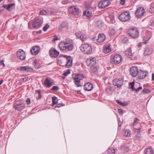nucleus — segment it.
Instances as JSON below:
<instances>
[{
	"label": "nucleus",
	"mask_w": 154,
	"mask_h": 154,
	"mask_svg": "<svg viewBox=\"0 0 154 154\" xmlns=\"http://www.w3.org/2000/svg\"><path fill=\"white\" fill-rule=\"evenodd\" d=\"M60 50L63 51L67 50L68 51H72L73 48V45L72 44L62 42H60L58 45Z\"/></svg>",
	"instance_id": "1"
},
{
	"label": "nucleus",
	"mask_w": 154,
	"mask_h": 154,
	"mask_svg": "<svg viewBox=\"0 0 154 154\" xmlns=\"http://www.w3.org/2000/svg\"><path fill=\"white\" fill-rule=\"evenodd\" d=\"M72 77L75 80L74 82L77 87H79L82 86V84L81 83V81L84 78V76L83 75L79 74L73 75Z\"/></svg>",
	"instance_id": "2"
},
{
	"label": "nucleus",
	"mask_w": 154,
	"mask_h": 154,
	"mask_svg": "<svg viewBox=\"0 0 154 154\" xmlns=\"http://www.w3.org/2000/svg\"><path fill=\"white\" fill-rule=\"evenodd\" d=\"M80 50L83 53L89 54L92 51L91 47L87 43L83 44L80 47Z\"/></svg>",
	"instance_id": "3"
},
{
	"label": "nucleus",
	"mask_w": 154,
	"mask_h": 154,
	"mask_svg": "<svg viewBox=\"0 0 154 154\" xmlns=\"http://www.w3.org/2000/svg\"><path fill=\"white\" fill-rule=\"evenodd\" d=\"M131 17L129 12L125 11L121 14L119 16V19L122 22L127 21L130 20Z\"/></svg>",
	"instance_id": "4"
},
{
	"label": "nucleus",
	"mask_w": 154,
	"mask_h": 154,
	"mask_svg": "<svg viewBox=\"0 0 154 154\" xmlns=\"http://www.w3.org/2000/svg\"><path fill=\"white\" fill-rule=\"evenodd\" d=\"M128 33L130 36L134 38H137L139 35L138 30L135 28L129 29Z\"/></svg>",
	"instance_id": "5"
},
{
	"label": "nucleus",
	"mask_w": 154,
	"mask_h": 154,
	"mask_svg": "<svg viewBox=\"0 0 154 154\" xmlns=\"http://www.w3.org/2000/svg\"><path fill=\"white\" fill-rule=\"evenodd\" d=\"M145 12V10L143 8L139 7L135 12L136 16L137 18L140 17L144 15Z\"/></svg>",
	"instance_id": "6"
},
{
	"label": "nucleus",
	"mask_w": 154,
	"mask_h": 154,
	"mask_svg": "<svg viewBox=\"0 0 154 154\" xmlns=\"http://www.w3.org/2000/svg\"><path fill=\"white\" fill-rule=\"evenodd\" d=\"M110 3V2L109 0L101 1L99 2L98 6L100 8H104L108 6Z\"/></svg>",
	"instance_id": "7"
},
{
	"label": "nucleus",
	"mask_w": 154,
	"mask_h": 154,
	"mask_svg": "<svg viewBox=\"0 0 154 154\" xmlns=\"http://www.w3.org/2000/svg\"><path fill=\"white\" fill-rule=\"evenodd\" d=\"M42 24V22L40 20L35 18L34 20L33 26L35 28H38L41 26Z\"/></svg>",
	"instance_id": "8"
},
{
	"label": "nucleus",
	"mask_w": 154,
	"mask_h": 154,
	"mask_svg": "<svg viewBox=\"0 0 154 154\" xmlns=\"http://www.w3.org/2000/svg\"><path fill=\"white\" fill-rule=\"evenodd\" d=\"M139 72L137 67L133 66L130 68V74L133 77H136L138 75Z\"/></svg>",
	"instance_id": "9"
},
{
	"label": "nucleus",
	"mask_w": 154,
	"mask_h": 154,
	"mask_svg": "<svg viewBox=\"0 0 154 154\" xmlns=\"http://www.w3.org/2000/svg\"><path fill=\"white\" fill-rule=\"evenodd\" d=\"M86 62L87 66L91 67L95 65L96 60L95 58H87Z\"/></svg>",
	"instance_id": "10"
},
{
	"label": "nucleus",
	"mask_w": 154,
	"mask_h": 154,
	"mask_svg": "<svg viewBox=\"0 0 154 154\" xmlns=\"http://www.w3.org/2000/svg\"><path fill=\"white\" fill-rule=\"evenodd\" d=\"M69 11L74 15H78L80 13L79 8H76L74 6L69 8Z\"/></svg>",
	"instance_id": "11"
},
{
	"label": "nucleus",
	"mask_w": 154,
	"mask_h": 154,
	"mask_svg": "<svg viewBox=\"0 0 154 154\" xmlns=\"http://www.w3.org/2000/svg\"><path fill=\"white\" fill-rule=\"evenodd\" d=\"M75 35L77 37L79 38L82 41H85L87 38L86 35L81 32H77L75 33Z\"/></svg>",
	"instance_id": "12"
},
{
	"label": "nucleus",
	"mask_w": 154,
	"mask_h": 154,
	"mask_svg": "<svg viewBox=\"0 0 154 154\" xmlns=\"http://www.w3.org/2000/svg\"><path fill=\"white\" fill-rule=\"evenodd\" d=\"M51 57H56L59 54V52L54 48L51 49L49 51Z\"/></svg>",
	"instance_id": "13"
},
{
	"label": "nucleus",
	"mask_w": 154,
	"mask_h": 154,
	"mask_svg": "<svg viewBox=\"0 0 154 154\" xmlns=\"http://www.w3.org/2000/svg\"><path fill=\"white\" fill-rule=\"evenodd\" d=\"M25 104L23 103L17 104H14L13 105V107L15 109L19 111H21L25 107Z\"/></svg>",
	"instance_id": "14"
},
{
	"label": "nucleus",
	"mask_w": 154,
	"mask_h": 154,
	"mask_svg": "<svg viewBox=\"0 0 154 154\" xmlns=\"http://www.w3.org/2000/svg\"><path fill=\"white\" fill-rule=\"evenodd\" d=\"M17 55L18 58H26L25 52L22 49H20L17 51Z\"/></svg>",
	"instance_id": "15"
},
{
	"label": "nucleus",
	"mask_w": 154,
	"mask_h": 154,
	"mask_svg": "<svg viewBox=\"0 0 154 154\" xmlns=\"http://www.w3.org/2000/svg\"><path fill=\"white\" fill-rule=\"evenodd\" d=\"M113 84L117 86V87H120L123 84V81L122 79H115L113 80Z\"/></svg>",
	"instance_id": "16"
},
{
	"label": "nucleus",
	"mask_w": 154,
	"mask_h": 154,
	"mask_svg": "<svg viewBox=\"0 0 154 154\" xmlns=\"http://www.w3.org/2000/svg\"><path fill=\"white\" fill-rule=\"evenodd\" d=\"M40 48L37 46H33L32 49L31 50V52L32 54L37 55L39 51Z\"/></svg>",
	"instance_id": "17"
},
{
	"label": "nucleus",
	"mask_w": 154,
	"mask_h": 154,
	"mask_svg": "<svg viewBox=\"0 0 154 154\" xmlns=\"http://www.w3.org/2000/svg\"><path fill=\"white\" fill-rule=\"evenodd\" d=\"M124 57L128 58H131L132 56V54L131 48H129L126 50L124 53Z\"/></svg>",
	"instance_id": "18"
},
{
	"label": "nucleus",
	"mask_w": 154,
	"mask_h": 154,
	"mask_svg": "<svg viewBox=\"0 0 154 154\" xmlns=\"http://www.w3.org/2000/svg\"><path fill=\"white\" fill-rule=\"evenodd\" d=\"M92 85L90 83H87L84 85V89L86 91H91L93 89Z\"/></svg>",
	"instance_id": "19"
},
{
	"label": "nucleus",
	"mask_w": 154,
	"mask_h": 154,
	"mask_svg": "<svg viewBox=\"0 0 154 154\" xmlns=\"http://www.w3.org/2000/svg\"><path fill=\"white\" fill-rule=\"evenodd\" d=\"M147 72H143L142 71H140L138 74L139 78L140 79H143L146 76Z\"/></svg>",
	"instance_id": "20"
},
{
	"label": "nucleus",
	"mask_w": 154,
	"mask_h": 154,
	"mask_svg": "<svg viewBox=\"0 0 154 154\" xmlns=\"http://www.w3.org/2000/svg\"><path fill=\"white\" fill-rule=\"evenodd\" d=\"M105 36L104 35L103 33H100L99 35L97 41L99 42H102L105 40Z\"/></svg>",
	"instance_id": "21"
},
{
	"label": "nucleus",
	"mask_w": 154,
	"mask_h": 154,
	"mask_svg": "<svg viewBox=\"0 0 154 154\" xmlns=\"http://www.w3.org/2000/svg\"><path fill=\"white\" fill-rule=\"evenodd\" d=\"M44 84L46 87L49 88L52 85V83L51 82L49 78H46L44 82Z\"/></svg>",
	"instance_id": "22"
},
{
	"label": "nucleus",
	"mask_w": 154,
	"mask_h": 154,
	"mask_svg": "<svg viewBox=\"0 0 154 154\" xmlns=\"http://www.w3.org/2000/svg\"><path fill=\"white\" fill-rule=\"evenodd\" d=\"M122 58H111L110 62L113 64H118L121 61Z\"/></svg>",
	"instance_id": "23"
},
{
	"label": "nucleus",
	"mask_w": 154,
	"mask_h": 154,
	"mask_svg": "<svg viewBox=\"0 0 154 154\" xmlns=\"http://www.w3.org/2000/svg\"><path fill=\"white\" fill-rule=\"evenodd\" d=\"M105 19L108 22L112 23L114 21V17L112 15H109L108 17H106Z\"/></svg>",
	"instance_id": "24"
},
{
	"label": "nucleus",
	"mask_w": 154,
	"mask_h": 154,
	"mask_svg": "<svg viewBox=\"0 0 154 154\" xmlns=\"http://www.w3.org/2000/svg\"><path fill=\"white\" fill-rule=\"evenodd\" d=\"M110 45H106L104 48L103 51L105 53H108L110 52L111 50L109 48Z\"/></svg>",
	"instance_id": "25"
},
{
	"label": "nucleus",
	"mask_w": 154,
	"mask_h": 154,
	"mask_svg": "<svg viewBox=\"0 0 154 154\" xmlns=\"http://www.w3.org/2000/svg\"><path fill=\"white\" fill-rule=\"evenodd\" d=\"M152 53V51L151 49L149 48H146L144 51V54L146 56L151 54Z\"/></svg>",
	"instance_id": "26"
},
{
	"label": "nucleus",
	"mask_w": 154,
	"mask_h": 154,
	"mask_svg": "<svg viewBox=\"0 0 154 154\" xmlns=\"http://www.w3.org/2000/svg\"><path fill=\"white\" fill-rule=\"evenodd\" d=\"M145 154H154L153 149L151 148H146L145 150Z\"/></svg>",
	"instance_id": "27"
},
{
	"label": "nucleus",
	"mask_w": 154,
	"mask_h": 154,
	"mask_svg": "<svg viewBox=\"0 0 154 154\" xmlns=\"http://www.w3.org/2000/svg\"><path fill=\"white\" fill-rule=\"evenodd\" d=\"M67 63L65 66L66 67H70L72 65V58H66Z\"/></svg>",
	"instance_id": "28"
},
{
	"label": "nucleus",
	"mask_w": 154,
	"mask_h": 154,
	"mask_svg": "<svg viewBox=\"0 0 154 154\" xmlns=\"http://www.w3.org/2000/svg\"><path fill=\"white\" fill-rule=\"evenodd\" d=\"M116 102L120 105L124 106H127L128 104V103L127 102H122L118 100H116Z\"/></svg>",
	"instance_id": "29"
},
{
	"label": "nucleus",
	"mask_w": 154,
	"mask_h": 154,
	"mask_svg": "<svg viewBox=\"0 0 154 154\" xmlns=\"http://www.w3.org/2000/svg\"><path fill=\"white\" fill-rule=\"evenodd\" d=\"M32 69L31 68L27 66H21L20 67V70L23 71H27V72H29V70Z\"/></svg>",
	"instance_id": "30"
},
{
	"label": "nucleus",
	"mask_w": 154,
	"mask_h": 154,
	"mask_svg": "<svg viewBox=\"0 0 154 154\" xmlns=\"http://www.w3.org/2000/svg\"><path fill=\"white\" fill-rule=\"evenodd\" d=\"M107 151L109 154H115L116 152L115 150L112 147H109Z\"/></svg>",
	"instance_id": "31"
},
{
	"label": "nucleus",
	"mask_w": 154,
	"mask_h": 154,
	"mask_svg": "<svg viewBox=\"0 0 154 154\" xmlns=\"http://www.w3.org/2000/svg\"><path fill=\"white\" fill-rule=\"evenodd\" d=\"M134 82H130L129 83L130 88L132 90V91H134L135 89L134 88Z\"/></svg>",
	"instance_id": "32"
},
{
	"label": "nucleus",
	"mask_w": 154,
	"mask_h": 154,
	"mask_svg": "<svg viewBox=\"0 0 154 154\" xmlns=\"http://www.w3.org/2000/svg\"><path fill=\"white\" fill-rule=\"evenodd\" d=\"M131 131L130 130H127L125 131L124 134V136L126 137H129L130 136Z\"/></svg>",
	"instance_id": "33"
},
{
	"label": "nucleus",
	"mask_w": 154,
	"mask_h": 154,
	"mask_svg": "<svg viewBox=\"0 0 154 154\" xmlns=\"http://www.w3.org/2000/svg\"><path fill=\"white\" fill-rule=\"evenodd\" d=\"M91 67V68L90 69V71L91 72H95L97 71V67H93V66Z\"/></svg>",
	"instance_id": "34"
},
{
	"label": "nucleus",
	"mask_w": 154,
	"mask_h": 154,
	"mask_svg": "<svg viewBox=\"0 0 154 154\" xmlns=\"http://www.w3.org/2000/svg\"><path fill=\"white\" fill-rule=\"evenodd\" d=\"M68 26V23L66 22H63L61 24V26L62 27H65L67 26Z\"/></svg>",
	"instance_id": "35"
},
{
	"label": "nucleus",
	"mask_w": 154,
	"mask_h": 154,
	"mask_svg": "<svg viewBox=\"0 0 154 154\" xmlns=\"http://www.w3.org/2000/svg\"><path fill=\"white\" fill-rule=\"evenodd\" d=\"M33 65L36 68H38L39 66V64L36 60H35L34 61V63H33Z\"/></svg>",
	"instance_id": "36"
},
{
	"label": "nucleus",
	"mask_w": 154,
	"mask_h": 154,
	"mask_svg": "<svg viewBox=\"0 0 154 154\" xmlns=\"http://www.w3.org/2000/svg\"><path fill=\"white\" fill-rule=\"evenodd\" d=\"M150 92V91L148 90L147 89H143L142 91V92L143 94H146V93H149Z\"/></svg>",
	"instance_id": "37"
},
{
	"label": "nucleus",
	"mask_w": 154,
	"mask_h": 154,
	"mask_svg": "<svg viewBox=\"0 0 154 154\" xmlns=\"http://www.w3.org/2000/svg\"><path fill=\"white\" fill-rule=\"evenodd\" d=\"M47 13V12L45 11L44 10L40 11L39 13V14L41 15H44L46 14Z\"/></svg>",
	"instance_id": "38"
},
{
	"label": "nucleus",
	"mask_w": 154,
	"mask_h": 154,
	"mask_svg": "<svg viewBox=\"0 0 154 154\" xmlns=\"http://www.w3.org/2000/svg\"><path fill=\"white\" fill-rule=\"evenodd\" d=\"M49 26L48 24H46L43 28V30L44 31H46L49 27Z\"/></svg>",
	"instance_id": "39"
},
{
	"label": "nucleus",
	"mask_w": 154,
	"mask_h": 154,
	"mask_svg": "<svg viewBox=\"0 0 154 154\" xmlns=\"http://www.w3.org/2000/svg\"><path fill=\"white\" fill-rule=\"evenodd\" d=\"M139 121V119H137V118H135L134 119V122L133 123V125H136L137 123Z\"/></svg>",
	"instance_id": "40"
},
{
	"label": "nucleus",
	"mask_w": 154,
	"mask_h": 154,
	"mask_svg": "<svg viewBox=\"0 0 154 154\" xmlns=\"http://www.w3.org/2000/svg\"><path fill=\"white\" fill-rule=\"evenodd\" d=\"M51 89L52 90L57 91L59 89V87L57 86H54Z\"/></svg>",
	"instance_id": "41"
},
{
	"label": "nucleus",
	"mask_w": 154,
	"mask_h": 154,
	"mask_svg": "<svg viewBox=\"0 0 154 154\" xmlns=\"http://www.w3.org/2000/svg\"><path fill=\"white\" fill-rule=\"evenodd\" d=\"M128 39L126 37L125 38L122 40L123 42L125 43H127L128 42Z\"/></svg>",
	"instance_id": "42"
},
{
	"label": "nucleus",
	"mask_w": 154,
	"mask_h": 154,
	"mask_svg": "<svg viewBox=\"0 0 154 154\" xmlns=\"http://www.w3.org/2000/svg\"><path fill=\"white\" fill-rule=\"evenodd\" d=\"M8 5L10 9L13 8L15 7V4L13 3L9 4Z\"/></svg>",
	"instance_id": "43"
},
{
	"label": "nucleus",
	"mask_w": 154,
	"mask_h": 154,
	"mask_svg": "<svg viewBox=\"0 0 154 154\" xmlns=\"http://www.w3.org/2000/svg\"><path fill=\"white\" fill-rule=\"evenodd\" d=\"M36 93L37 94H38V95H39V97H38L39 99L41 98V97H42V96H41V95L40 90H38L36 91Z\"/></svg>",
	"instance_id": "44"
},
{
	"label": "nucleus",
	"mask_w": 154,
	"mask_h": 154,
	"mask_svg": "<svg viewBox=\"0 0 154 154\" xmlns=\"http://www.w3.org/2000/svg\"><path fill=\"white\" fill-rule=\"evenodd\" d=\"M149 11L152 13H154V8L151 6L149 9Z\"/></svg>",
	"instance_id": "45"
},
{
	"label": "nucleus",
	"mask_w": 154,
	"mask_h": 154,
	"mask_svg": "<svg viewBox=\"0 0 154 154\" xmlns=\"http://www.w3.org/2000/svg\"><path fill=\"white\" fill-rule=\"evenodd\" d=\"M110 33L111 35H113L116 33V31L115 30H114V29H112L111 30L110 32Z\"/></svg>",
	"instance_id": "46"
},
{
	"label": "nucleus",
	"mask_w": 154,
	"mask_h": 154,
	"mask_svg": "<svg viewBox=\"0 0 154 154\" xmlns=\"http://www.w3.org/2000/svg\"><path fill=\"white\" fill-rule=\"evenodd\" d=\"M28 77H25L23 78H22L20 79V81L22 82L26 81L28 79Z\"/></svg>",
	"instance_id": "47"
},
{
	"label": "nucleus",
	"mask_w": 154,
	"mask_h": 154,
	"mask_svg": "<svg viewBox=\"0 0 154 154\" xmlns=\"http://www.w3.org/2000/svg\"><path fill=\"white\" fill-rule=\"evenodd\" d=\"M3 7H4V8H6L7 10H10L9 7V5H4L3 6Z\"/></svg>",
	"instance_id": "48"
},
{
	"label": "nucleus",
	"mask_w": 154,
	"mask_h": 154,
	"mask_svg": "<svg viewBox=\"0 0 154 154\" xmlns=\"http://www.w3.org/2000/svg\"><path fill=\"white\" fill-rule=\"evenodd\" d=\"M30 100L29 98H28L26 99V104L27 105H29L30 103Z\"/></svg>",
	"instance_id": "49"
},
{
	"label": "nucleus",
	"mask_w": 154,
	"mask_h": 154,
	"mask_svg": "<svg viewBox=\"0 0 154 154\" xmlns=\"http://www.w3.org/2000/svg\"><path fill=\"white\" fill-rule=\"evenodd\" d=\"M0 64L1 65H3V66L4 67L5 66V65L4 63V60L3 59H2V60H0Z\"/></svg>",
	"instance_id": "50"
},
{
	"label": "nucleus",
	"mask_w": 154,
	"mask_h": 154,
	"mask_svg": "<svg viewBox=\"0 0 154 154\" xmlns=\"http://www.w3.org/2000/svg\"><path fill=\"white\" fill-rule=\"evenodd\" d=\"M142 89V87H140L139 88H137V89H135V91L136 92H137L138 91H139L140 90H141Z\"/></svg>",
	"instance_id": "51"
},
{
	"label": "nucleus",
	"mask_w": 154,
	"mask_h": 154,
	"mask_svg": "<svg viewBox=\"0 0 154 154\" xmlns=\"http://www.w3.org/2000/svg\"><path fill=\"white\" fill-rule=\"evenodd\" d=\"M113 58H122V57L121 55L119 54H115L114 57Z\"/></svg>",
	"instance_id": "52"
},
{
	"label": "nucleus",
	"mask_w": 154,
	"mask_h": 154,
	"mask_svg": "<svg viewBox=\"0 0 154 154\" xmlns=\"http://www.w3.org/2000/svg\"><path fill=\"white\" fill-rule=\"evenodd\" d=\"M70 73V72H69V71H68L67 72H65L63 74V75L64 76H67L68 74H69Z\"/></svg>",
	"instance_id": "53"
},
{
	"label": "nucleus",
	"mask_w": 154,
	"mask_h": 154,
	"mask_svg": "<svg viewBox=\"0 0 154 154\" xmlns=\"http://www.w3.org/2000/svg\"><path fill=\"white\" fill-rule=\"evenodd\" d=\"M122 149H123L125 151H127V150L128 149V148L127 147H125L124 146H122Z\"/></svg>",
	"instance_id": "54"
},
{
	"label": "nucleus",
	"mask_w": 154,
	"mask_h": 154,
	"mask_svg": "<svg viewBox=\"0 0 154 154\" xmlns=\"http://www.w3.org/2000/svg\"><path fill=\"white\" fill-rule=\"evenodd\" d=\"M134 131L135 132L138 133L140 131V128H139L138 129H134Z\"/></svg>",
	"instance_id": "55"
},
{
	"label": "nucleus",
	"mask_w": 154,
	"mask_h": 154,
	"mask_svg": "<svg viewBox=\"0 0 154 154\" xmlns=\"http://www.w3.org/2000/svg\"><path fill=\"white\" fill-rule=\"evenodd\" d=\"M87 16L89 17L91 15V12L88 11L87 12Z\"/></svg>",
	"instance_id": "56"
},
{
	"label": "nucleus",
	"mask_w": 154,
	"mask_h": 154,
	"mask_svg": "<svg viewBox=\"0 0 154 154\" xmlns=\"http://www.w3.org/2000/svg\"><path fill=\"white\" fill-rule=\"evenodd\" d=\"M63 57L65 58H71V57L69 56H67L66 55L63 56V55H61V54H60V57Z\"/></svg>",
	"instance_id": "57"
},
{
	"label": "nucleus",
	"mask_w": 154,
	"mask_h": 154,
	"mask_svg": "<svg viewBox=\"0 0 154 154\" xmlns=\"http://www.w3.org/2000/svg\"><path fill=\"white\" fill-rule=\"evenodd\" d=\"M62 104H58L55 106V107H59L62 106Z\"/></svg>",
	"instance_id": "58"
},
{
	"label": "nucleus",
	"mask_w": 154,
	"mask_h": 154,
	"mask_svg": "<svg viewBox=\"0 0 154 154\" xmlns=\"http://www.w3.org/2000/svg\"><path fill=\"white\" fill-rule=\"evenodd\" d=\"M125 0H121L120 3L122 5H124L125 4Z\"/></svg>",
	"instance_id": "59"
},
{
	"label": "nucleus",
	"mask_w": 154,
	"mask_h": 154,
	"mask_svg": "<svg viewBox=\"0 0 154 154\" xmlns=\"http://www.w3.org/2000/svg\"><path fill=\"white\" fill-rule=\"evenodd\" d=\"M57 99V97H52V101L54 102L55 101L56 99Z\"/></svg>",
	"instance_id": "60"
},
{
	"label": "nucleus",
	"mask_w": 154,
	"mask_h": 154,
	"mask_svg": "<svg viewBox=\"0 0 154 154\" xmlns=\"http://www.w3.org/2000/svg\"><path fill=\"white\" fill-rule=\"evenodd\" d=\"M118 112L120 114H122L123 113L122 110V109H119Z\"/></svg>",
	"instance_id": "61"
},
{
	"label": "nucleus",
	"mask_w": 154,
	"mask_h": 154,
	"mask_svg": "<svg viewBox=\"0 0 154 154\" xmlns=\"http://www.w3.org/2000/svg\"><path fill=\"white\" fill-rule=\"evenodd\" d=\"M87 11H84L83 12V14L85 16H87Z\"/></svg>",
	"instance_id": "62"
},
{
	"label": "nucleus",
	"mask_w": 154,
	"mask_h": 154,
	"mask_svg": "<svg viewBox=\"0 0 154 154\" xmlns=\"http://www.w3.org/2000/svg\"><path fill=\"white\" fill-rule=\"evenodd\" d=\"M151 26H152L154 27V21H153L151 23Z\"/></svg>",
	"instance_id": "63"
},
{
	"label": "nucleus",
	"mask_w": 154,
	"mask_h": 154,
	"mask_svg": "<svg viewBox=\"0 0 154 154\" xmlns=\"http://www.w3.org/2000/svg\"><path fill=\"white\" fill-rule=\"evenodd\" d=\"M152 80L154 81V74H152Z\"/></svg>",
	"instance_id": "64"
}]
</instances>
